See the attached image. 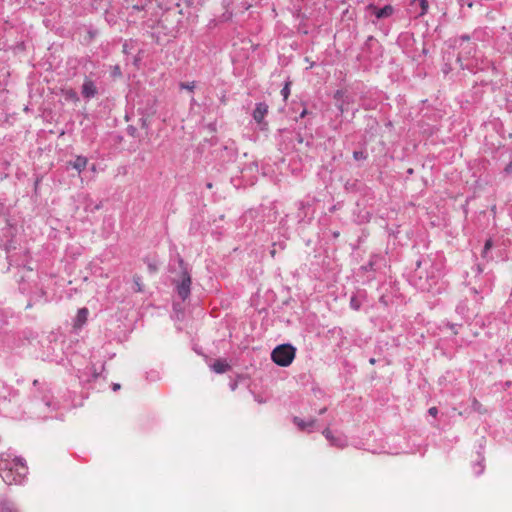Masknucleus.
<instances>
[{
  "label": "nucleus",
  "instance_id": "obj_21",
  "mask_svg": "<svg viewBox=\"0 0 512 512\" xmlns=\"http://www.w3.org/2000/svg\"><path fill=\"white\" fill-rule=\"evenodd\" d=\"M25 281V275H21L20 279H19V284L22 285Z\"/></svg>",
  "mask_w": 512,
  "mask_h": 512
},
{
  "label": "nucleus",
  "instance_id": "obj_24",
  "mask_svg": "<svg viewBox=\"0 0 512 512\" xmlns=\"http://www.w3.org/2000/svg\"><path fill=\"white\" fill-rule=\"evenodd\" d=\"M369 362H370V364H372V365H373V364H375V362H376V361H375V359H374V358H371V359L369 360Z\"/></svg>",
  "mask_w": 512,
  "mask_h": 512
},
{
  "label": "nucleus",
  "instance_id": "obj_26",
  "mask_svg": "<svg viewBox=\"0 0 512 512\" xmlns=\"http://www.w3.org/2000/svg\"><path fill=\"white\" fill-rule=\"evenodd\" d=\"M325 411H326V408L321 409V410H320V414L325 413Z\"/></svg>",
  "mask_w": 512,
  "mask_h": 512
},
{
  "label": "nucleus",
  "instance_id": "obj_15",
  "mask_svg": "<svg viewBox=\"0 0 512 512\" xmlns=\"http://www.w3.org/2000/svg\"><path fill=\"white\" fill-rule=\"evenodd\" d=\"M180 88L181 89H186V90H189V91H193V89L195 88V83L194 82H191V83H181L180 84Z\"/></svg>",
  "mask_w": 512,
  "mask_h": 512
},
{
  "label": "nucleus",
  "instance_id": "obj_16",
  "mask_svg": "<svg viewBox=\"0 0 512 512\" xmlns=\"http://www.w3.org/2000/svg\"><path fill=\"white\" fill-rule=\"evenodd\" d=\"M492 247V240L491 239H488L486 242H485V245H484V249H483V252H482V255L485 256V254L491 249Z\"/></svg>",
  "mask_w": 512,
  "mask_h": 512
},
{
  "label": "nucleus",
  "instance_id": "obj_5",
  "mask_svg": "<svg viewBox=\"0 0 512 512\" xmlns=\"http://www.w3.org/2000/svg\"><path fill=\"white\" fill-rule=\"evenodd\" d=\"M367 10L375 14L378 19L389 17L393 13V7L391 5H386L385 7L378 9L376 6L370 4L367 6Z\"/></svg>",
  "mask_w": 512,
  "mask_h": 512
},
{
  "label": "nucleus",
  "instance_id": "obj_12",
  "mask_svg": "<svg viewBox=\"0 0 512 512\" xmlns=\"http://www.w3.org/2000/svg\"><path fill=\"white\" fill-rule=\"evenodd\" d=\"M315 422L316 420L315 419H312L310 420L309 422H305L304 420L298 418V417H295L294 418V423L298 426V428L300 430H305L306 428L308 427H312L315 425Z\"/></svg>",
  "mask_w": 512,
  "mask_h": 512
},
{
  "label": "nucleus",
  "instance_id": "obj_6",
  "mask_svg": "<svg viewBox=\"0 0 512 512\" xmlns=\"http://www.w3.org/2000/svg\"><path fill=\"white\" fill-rule=\"evenodd\" d=\"M89 311L87 308H80L77 312V315L73 322V327L75 329H80L84 326L88 320Z\"/></svg>",
  "mask_w": 512,
  "mask_h": 512
},
{
  "label": "nucleus",
  "instance_id": "obj_22",
  "mask_svg": "<svg viewBox=\"0 0 512 512\" xmlns=\"http://www.w3.org/2000/svg\"><path fill=\"white\" fill-rule=\"evenodd\" d=\"M306 114H307V110H306V109H304V110L302 111V113L300 114V117H301V118H303V117H305V115H306Z\"/></svg>",
  "mask_w": 512,
  "mask_h": 512
},
{
  "label": "nucleus",
  "instance_id": "obj_10",
  "mask_svg": "<svg viewBox=\"0 0 512 512\" xmlns=\"http://www.w3.org/2000/svg\"><path fill=\"white\" fill-rule=\"evenodd\" d=\"M62 96L67 102L76 104L79 101V97L74 89L68 88L62 90Z\"/></svg>",
  "mask_w": 512,
  "mask_h": 512
},
{
  "label": "nucleus",
  "instance_id": "obj_27",
  "mask_svg": "<svg viewBox=\"0 0 512 512\" xmlns=\"http://www.w3.org/2000/svg\"><path fill=\"white\" fill-rule=\"evenodd\" d=\"M179 263H180V266H181V267H182V266H183V264H184V262H183V260H182V259H180V260H179Z\"/></svg>",
  "mask_w": 512,
  "mask_h": 512
},
{
  "label": "nucleus",
  "instance_id": "obj_1",
  "mask_svg": "<svg viewBox=\"0 0 512 512\" xmlns=\"http://www.w3.org/2000/svg\"><path fill=\"white\" fill-rule=\"evenodd\" d=\"M29 473V468L22 462L20 458L12 461H5L0 467V476L8 485L21 484Z\"/></svg>",
  "mask_w": 512,
  "mask_h": 512
},
{
  "label": "nucleus",
  "instance_id": "obj_13",
  "mask_svg": "<svg viewBox=\"0 0 512 512\" xmlns=\"http://www.w3.org/2000/svg\"><path fill=\"white\" fill-rule=\"evenodd\" d=\"M281 94L284 98V100H287L290 95V82H287L284 86V88L281 90Z\"/></svg>",
  "mask_w": 512,
  "mask_h": 512
},
{
  "label": "nucleus",
  "instance_id": "obj_2",
  "mask_svg": "<svg viewBox=\"0 0 512 512\" xmlns=\"http://www.w3.org/2000/svg\"><path fill=\"white\" fill-rule=\"evenodd\" d=\"M296 357V348L291 344L276 346L271 352L272 361L281 367H288Z\"/></svg>",
  "mask_w": 512,
  "mask_h": 512
},
{
  "label": "nucleus",
  "instance_id": "obj_11",
  "mask_svg": "<svg viewBox=\"0 0 512 512\" xmlns=\"http://www.w3.org/2000/svg\"><path fill=\"white\" fill-rule=\"evenodd\" d=\"M212 369L214 372L221 374L227 372L230 369V365L225 360L219 359L214 362Z\"/></svg>",
  "mask_w": 512,
  "mask_h": 512
},
{
  "label": "nucleus",
  "instance_id": "obj_3",
  "mask_svg": "<svg viewBox=\"0 0 512 512\" xmlns=\"http://www.w3.org/2000/svg\"><path fill=\"white\" fill-rule=\"evenodd\" d=\"M191 277L190 274L186 271V269H183L181 273V280L179 283H177V292L178 295L183 299H187L190 295V287H191Z\"/></svg>",
  "mask_w": 512,
  "mask_h": 512
},
{
  "label": "nucleus",
  "instance_id": "obj_19",
  "mask_svg": "<svg viewBox=\"0 0 512 512\" xmlns=\"http://www.w3.org/2000/svg\"><path fill=\"white\" fill-rule=\"evenodd\" d=\"M428 413H429L432 417H436V416H437V414H438V409H437V407H431V408H429Z\"/></svg>",
  "mask_w": 512,
  "mask_h": 512
},
{
  "label": "nucleus",
  "instance_id": "obj_25",
  "mask_svg": "<svg viewBox=\"0 0 512 512\" xmlns=\"http://www.w3.org/2000/svg\"><path fill=\"white\" fill-rule=\"evenodd\" d=\"M275 253H276L275 249L271 250V256H272V257H274V256H275Z\"/></svg>",
  "mask_w": 512,
  "mask_h": 512
},
{
  "label": "nucleus",
  "instance_id": "obj_17",
  "mask_svg": "<svg viewBox=\"0 0 512 512\" xmlns=\"http://www.w3.org/2000/svg\"><path fill=\"white\" fill-rule=\"evenodd\" d=\"M353 157H354V159H355V160H361V159H364V158H365V155H364V153H363V152H361V151H355V152L353 153Z\"/></svg>",
  "mask_w": 512,
  "mask_h": 512
},
{
  "label": "nucleus",
  "instance_id": "obj_23",
  "mask_svg": "<svg viewBox=\"0 0 512 512\" xmlns=\"http://www.w3.org/2000/svg\"><path fill=\"white\" fill-rule=\"evenodd\" d=\"M20 290H21L22 292H25V291H27V288H26V287H23V286H20Z\"/></svg>",
  "mask_w": 512,
  "mask_h": 512
},
{
  "label": "nucleus",
  "instance_id": "obj_20",
  "mask_svg": "<svg viewBox=\"0 0 512 512\" xmlns=\"http://www.w3.org/2000/svg\"><path fill=\"white\" fill-rule=\"evenodd\" d=\"M22 271L25 272L26 274H29L30 269L27 268L26 265H24L23 268H22Z\"/></svg>",
  "mask_w": 512,
  "mask_h": 512
},
{
  "label": "nucleus",
  "instance_id": "obj_18",
  "mask_svg": "<svg viewBox=\"0 0 512 512\" xmlns=\"http://www.w3.org/2000/svg\"><path fill=\"white\" fill-rule=\"evenodd\" d=\"M3 510L5 512H18L15 508H13L12 506L8 505V504H5L3 506Z\"/></svg>",
  "mask_w": 512,
  "mask_h": 512
},
{
  "label": "nucleus",
  "instance_id": "obj_4",
  "mask_svg": "<svg viewBox=\"0 0 512 512\" xmlns=\"http://www.w3.org/2000/svg\"><path fill=\"white\" fill-rule=\"evenodd\" d=\"M81 93L84 98L90 99L97 95L98 90L95 83L91 79L85 78L81 88Z\"/></svg>",
  "mask_w": 512,
  "mask_h": 512
},
{
  "label": "nucleus",
  "instance_id": "obj_9",
  "mask_svg": "<svg viewBox=\"0 0 512 512\" xmlns=\"http://www.w3.org/2000/svg\"><path fill=\"white\" fill-rule=\"evenodd\" d=\"M268 112V106L260 103L256 106L253 112V118L256 122L261 123Z\"/></svg>",
  "mask_w": 512,
  "mask_h": 512
},
{
  "label": "nucleus",
  "instance_id": "obj_28",
  "mask_svg": "<svg viewBox=\"0 0 512 512\" xmlns=\"http://www.w3.org/2000/svg\"><path fill=\"white\" fill-rule=\"evenodd\" d=\"M120 386L118 384L114 385V389H118Z\"/></svg>",
  "mask_w": 512,
  "mask_h": 512
},
{
  "label": "nucleus",
  "instance_id": "obj_14",
  "mask_svg": "<svg viewBox=\"0 0 512 512\" xmlns=\"http://www.w3.org/2000/svg\"><path fill=\"white\" fill-rule=\"evenodd\" d=\"M111 75L114 77V78H119L122 76V72H121V69L118 65H115L113 68H112V71H111Z\"/></svg>",
  "mask_w": 512,
  "mask_h": 512
},
{
  "label": "nucleus",
  "instance_id": "obj_7",
  "mask_svg": "<svg viewBox=\"0 0 512 512\" xmlns=\"http://www.w3.org/2000/svg\"><path fill=\"white\" fill-rule=\"evenodd\" d=\"M88 164V159L84 156H77L73 161H69L67 163L68 167H72L79 174L86 168Z\"/></svg>",
  "mask_w": 512,
  "mask_h": 512
},
{
  "label": "nucleus",
  "instance_id": "obj_8",
  "mask_svg": "<svg viewBox=\"0 0 512 512\" xmlns=\"http://www.w3.org/2000/svg\"><path fill=\"white\" fill-rule=\"evenodd\" d=\"M322 434L330 442L332 446L344 448L347 445L345 441H342L340 438L335 437L329 428L324 429Z\"/></svg>",
  "mask_w": 512,
  "mask_h": 512
}]
</instances>
